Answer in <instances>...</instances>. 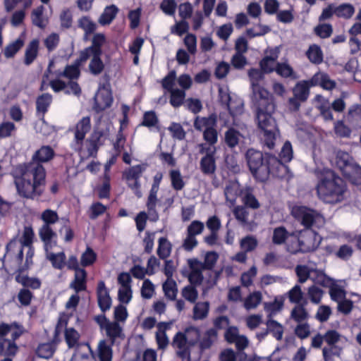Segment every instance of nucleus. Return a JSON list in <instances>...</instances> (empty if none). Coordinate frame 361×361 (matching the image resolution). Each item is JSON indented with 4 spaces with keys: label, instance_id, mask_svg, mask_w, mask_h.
Here are the masks:
<instances>
[{
    "label": "nucleus",
    "instance_id": "nucleus-1",
    "mask_svg": "<svg viewBox=\"0 0 361 361\" xmlns=\"http://www.w3.org/2000/svg\"><path fill=\"white\" fill-rule=\"evenodd\" d=\"M54 154L52 147L42 146L32 155L31 162L16 168L13 172L14 183L21 197L34 199L42 194L46 171L41 163L51 161Z\"/></svg>",
    "mask_w": 361,
    "mask_h": 361
},
{
    "label": "nucleus",
    "instance_id": "nucleus-2",
    "mask_svg": "<svg viewBox=\"0 0 361 361\" xmlns=\"http://www.w3.org/2000/svg\"><path fill=\"white\" fill-rule=\"evenodd\" d=\"M320 200L326 204H336L347 197V187L341 178L330 169H324L316 185Z\"/></svg>",
    "mask_w": 361,
    "mask_h": 361
},
{
    "label": "nucleus",
    "instance_id": "nucleus-3",
    "mask_svg": "<svg viewBox=\"0 0 361 361\" xmlns=\"http://www.w3.org/2000/svg\"><path fill=\"white\" fill-rule=\"evenodd\" d=\"M274 110L258 108L257 111V121L264 144L271 149L275 145V141L279 135V129L276 121L271 116Z\"/></svg>",
    "mask_w": 361,
    "mask_h": 361
},
{
    "label": "nucleus",
    "instance_id": "nucleus-4",
    "mask_svg": "<svg viewBox=\"0 0 361 361\" xmlns=\"http://www.w3.org/2000/svg\"><path fill=\"white\" fill-rule=\"evenodd\" d=\"M245 158L250 170L256 179L259 181H264L269 173L273 171L272 164H269V156L267 157V164L264 163V158L260 151L249 149Z\"/></svg>",
    "mask_w": 361,
    "mask_h": 361
},
{
    "label": "nucleus",
    "instance_id": "nucleus-5",
    "mask_svg": "<svg viewBox=\"0 0 361 361\" xmlns=\"http://www.w3.org/2000/svg\"><path fill=\"white\" fill-rule=\"evenodd\" d=\"M291 214L306 228H321L325 224V219L319 212L306 206H293Z\"/></svg>",
    "mask_w": 361,
    "mask_h": 361
},
{
    "label": "nucleus",
    "instance_id": "nucleus-6",
    "mask_svg": "<svg viewBox=\"0 0 361 361\" xmlns=\"http://www.w3.org/2000/svg\"><path fill=\"white\" fill-rule=\"evenodd\" d=\"M111 124L107 123L104 128L102 123L98 124L94 129L90 137L85 141L84 150L81 156L93 157L99 148L103 145L109 135Z\"/></svg>",
    "mask_w": 361,
    "mask_h": 361
},
{
    "label": "nucleus",
    "instance_id": "nucleus-7",
    "mask_svg": "<svg viewBox=\"0 0 361 361\" xmlns=\"http://www.w3.org/2000/svg\"><path fill=\"white\" fill-rule=\"evenodd\" d=\"M41 219L43 224L39 228V235L43 243H46L47 247L54 245V239L57 235L51 228V225L59 221V216L56 212L47 209L41 214Z\"/></svg>",
    "mask_w": 361,
    "mask_h": 361
},
{
    "label": "nucleus",
    "instance_id": "nucleus-8",
    "mask_svg": "<svg viewBox=\"0 0 361 361\" xmlns=\"http://www.w3.org/2000/svg\"><path fill=\"white\" fill-rule=\"evenodd\" d=\"M92 128L91 119L90 116H84L80 119L74 127L70 129L73 133V140L72 147L80 154L84 150L85 138L86 135L90 131Z\"/></svg>",
    "mask_w": 361,
    "mask_h": 361
},
{
    "label": "nucleus",
    "instance_id": "nucleus-9",
    "mask_svg": "<svg viewBox=\"0 0 361 361\" xmlns=\"http://www.w3.org/2000/svg\"><path fill=\"white\" fill-rule=\"evenodd\" d=\"M199 152L204 154L200 163L202 172L206 175H212L216 171V147L205 144L198 145Z\"/></svg>",
    "mask_w": 361,
    "mask_h": 361
},
{
    "label": "nucleus",
    "instance_id": "nucleus-10",
    "mask_svg": "<svg viewBox=\"0 0 361 361\" xmlns=\"http://www.w3.org/2000/svg\"><path fill=\"white\" fill-rule=\"evenodd\" d=\"M224 126L228 127L224 133V142L229 148L233 149L243 141L244 136L242 130L245 126L240 123L239 120H234L231 123L225 121Z\"/></svg>",
    "mask_w": 361,
    "mask_h": 361
},
{
    "label": "nucleus",
    "instance_id": "nucleus-11",
    "mask_svg": "<svg viewBox=\"0 0 361 361\" xmlns=\"http://www.w3.org/2000/svg\"><path fill=\"white\" fill-rule=\"evenodd\" d=\"M95 322L99 326L101 330L104 331L107 337L109 338L111 345H114L118 338L123 336V329L116 322L109 321L104 314L94 317Z\"/></svg>",
    "mask_w": 361,
    "mask_h": 361
},
{
    "label": "nucleus",
    "instance_id": "nucleus-12",
    "mask_svg": "<svg viewBox=\"0 0 361 361\" xmlns=\"http://www.w3.org/2000/svg\"><path fill=\"white\" fill-rule=\"evenodd\" d=\"M145 170V166L144 165L139 164L128 169L123 173V178L127 180L128 186L133 190L135 195L139 198L142 197L139 178Z\"/></svg>",
    "mask_w": 361,
    "mask_h": 361
},
{
    "label": "nucleus",
    "instance_id": "nucleus-13",
    "mask_svg": "<svg viewBox=\"0 0 361 361\" xmlns=\"http://www.w3.org/2000/svg\"><path fill=\"white\" fill-rule=\"evenodd\" d=\"M300 239L301 252H307L314 250L321 243V237L312 229L306 228L299 232Z\"/></svg>",
    "mask_w": 361,
    "mask_h": 361
},
{
    "label": "nucleus",
    "instance_id": "nucleus-14",
    "mask_svg": "<svg viewBox=\"0 0 361 361\" xmlns=\"http://www.w3.org/2000/svg\"><path fill=\"white\" fill-rule=\"evenodd\" d=\"M252 89L253 99L257 106V109L262 107L263 109H268L269 111L274 109L270 94L267 90L260 85L253 87Z\"/></svg>",
    "mask_w": 361,
    "mask_h": 361
},
{
    "label": "nucleus",
    "instance_id": "nucleus-15",
    "mask_svg": "<svg viewBox=\"0 0 361 361\" xmlns=\"http://www.w3.org/2000/svg\"><path fill=\"white\" fill-rule=\"evenodd\" d=\"M113 97L111 90L104 86L100 87L94 96V108L97 111H102L111 106Z\"/></svg>",
    "mask_w": 361,
    "mask_h": 361
},
{
    "label": "nucleus",
    "instance_id": "nucleus-16",
    "mask_svg": "<svg viewBox=\"0 0 361 361\" xmlns=\"http://www.w3.org/2000/svg\"><path fill=\"white\" fill-rule=\"evenodd\" d=\"M57 246V238L54 239V245H50L47 247L46 243H44V247L46 252L47 259L51 262L54 268L62 269L66 265V257L63 252L54 253L53 250Z\"/></svg>",
    "mask_w": 361,
    "mask_h": 361
},
{
    "label": "nucleus",
    "instance_id": "nucleus-17",
    "mask_svg": "<svg viewBox=\"0 0 361 361\" xmlns=\"http://www.w3.org/2000/svg\"><path fill=\"white\" fill-rule=\"evenodd\" d=\"M279 48L274 47L266 50L265 56L259 63L260 68L264 73H268L276 71V60L279 55Z\"/></svg>",
    "mask_w": 361,
    "mask_h": 361
},
{
    "label": "nucleus",
    "instance_id": "nucleus-18",
    "mask_svg": "<svg viewBox=\"0 0 361 361\" xmlns=\"http://www.w3.org/2000/svg\"><path fill=\"white\" fill-rule=\"evenodd\" d=\"M105 42V36L98 33L94 35L92 46L85 49L80 54V61H86L91 54H102V47Z\"/></svg>",
    "mask_w": 361,
    "mask_h": 361
},
{
    "label": "nucleus",
    "instance_id": "nucleus-19",
    "mask_svg": "<svg viewBox=\"0 0 361 361\" xmlns=\"http://www.w3.org/2000/svg\"><path fill=\"white\" fill-rule=\"evenodd\" d=\"M293 159V149L290 142L287 141L284 143L280 154L279 159L273 156H269V164H272L274 168L276 165L277 168L284 167L283 163L289 162Z\"/></svg>",
    "mask_w": 361,
    "mask_h": 361
},
{
    "label": "nucleus",
    "instance_id": "nucleus-20",
    "mask_svg": "<svg viewBox=\"0 0 361 361\" xmlns=\"http://www.w3.org/2000/svg\"><path fill=\"white\" fill-rule=\"evenodd\" d=\"M97 302L101 310L104 312L109 310L112 300L109 295L108 288L103 281H99L97 287Z\"/></svg>",
    "mask_w": 361,
    "mask_h": 361
},
{
    "label": "nucleus",
    "instance_id": "nucleus-21",
    "mask_svg": "<svg viewBox=\"0 0 361 361\" xmlns=\"http://www.w3.org/2000/svg\"><path fill=\"white\" fill-rule=\"evenodd\" d=\"M172 345L176 350L178 355L180 357L185 358L189 356V350L192 345L188 342L187 338L182 334V332H178L174 336Z\"/></svg>",
    "mask_w": 361,
    "mask_h": 361
},
{
    "label": "nucleus",
    "instance_id": "nucleus-22",
    "mask_svg": "<svg viewBox=\"0 0 361 361\" xmlns=\"http://www.w3.org/2000/svg\"><path fill=\"white\" fill-rule=\"evenodd\" d=\"M190 269L189 281L192 284H200L203 280L202 271L204 269V264L196 259L188 261Z\"/></svg>",
    "mask_w": 361,
    "mask_h": 361
},
{
    "label": "nucleus",
    "instance_id": "nucleus-23",
    "mask_svg": "<svg viewBox=\"0 0 361 361\" xmlns=\"http://www.w3.org/2000/svg\"><path fill=\"white\" fill-rule=\"evenodd\" d=\"M355 164H356L355 161L348 153L343 151L336 152V164L343 175L348 173L350 167Z\"/></svg>",
    "mask_w": 361,
    "mask_h": 361
},
{
    "label": "nucleus",
    "instance_id": "nucleus-24",
    "mask_svg": "<svg viewBox=\"0 0 361 361\" xmlns=\"http://www.w3.org/2000/svg\"><path fill=\"white\" fill-rule=\"evenodd\" d=\"M312 85L321 86L323 89L331 90L336 86V82L332 80L328 74L323 72L315 73L310 79Z\"/></svg>",
    "mask_w": 361,
    "mask_h": 361
},
{
    "label": "nucleus",
    "instance_id": "nucleus-25",
    "mask_svg": "<svg viewBox=\"0 0 361 361\" xmlns=\"http://www.w3.org/2000/svg\"><path fill=\"white\" fill-rule=\"evenodd\" d=\"M241 192L240 184L237 181H231L226 185L224 190V194L226 202L230 207H232L235 204L236 199Z\"/></svg>",
    "mask_w": 361,
    "mask_h": 361
},
{
    "label": "nucleus",
    "instance_id": "nucleus-26",
    "mask_svg": "<svg viewBox=\"0 0 361 361\" xmlns=\"http://www.w3.org/2000/svg\"><path fill=\"white\" fill-rule=\"evenodd\" d=\"M314 87L308 80H301L296 83L293 88V93L300 102H305L310 95V88Z\"/></svg>",
    "mask_w": 361,
    "mask_h": 361
},
{
    "label": "nucleus",
    "instance_id": "nucleus-27",
    "mask_svg": "<svg viewBox=\"0 0 361 361\" xmlns=\"http://www.w3.org/2000/svg\"><path fill=\"white\" fill-rule=\"evenodd\" d=\"M158 191L159 190L157 189L151 188L146 203L149 219L153 221H156L159 219L158 214L156 211V206L158 202Z\"/></svg>",
    "mask_w": 361,
    "mask_h": 361
},
{
    "label": "nucleus",
    "instance_id": "nucleus-28",
    "mask_svg": "<svg viewBox=\"0 0 361 361\" xmlns=\"http://www.w3.org/2000/svg\"><path fill=\"white\" fill-rule=\"evenodd\" d=\"M70 288L76 293L85 290L87 288V272L83 269H77L75 271L73 281L70 283Z\"/></svg>",
    "mask_w": 361,
    "mask_h": 361
},
{
    "label": "nucleus",
    "instance_id": "nucleus-29",
    "mask_svg": "<svg viewBox=\"0 0 361 361\" xmlns=\"http://www.w3.org/2000/svg\"><path fill=\"white\" fill-rule=\"evenodd\" d=\"M111 343L109 344L106 340H101L98 345L96 356L99 361H111L113 357Z\"/></svg>",
    "mask_w": 361,
    "mask_h": 361
},
{
    "label": "nucleus",
    "instance_id": "nucleus-30",
    "mask_svg": "<svg viewBox=\"0 0 361 361\" xmlns=\"http://www.w3.org/2000/svg\"><path fill=\"white\" fill-rule=\"evenodd\" d=\"M25 41V33L23 32L14 41L8 44L4 50L6 58H12L23 47Z\"/></svg>",
    "mask_w": 361,
    "mask_h": 361
},
{
    "label": "nucleus",
    "instance_id": "nucleus-31",
    "mask_svg": "<svg viewBox=\"0 0 361 361\" xmlns=\"http://www.w3.org/2000/svg\"><path fill=\"white\" fill-rule=\"evenodd\" d=\"M54 66V61H51L49 63L47 73H45L42 82V89H45L47 86L50 85L54 91L59 92L62 90H66V83L61 80H52L47 83V80L48 78V74L51 73L52 71V68Z\"/></svg>",
    "mask_w": 361,
    "mask_h": 361
},
{
    "label": "nucleus",
    "instance_id": "nucleus-32",
    "mask_svg": "<svg viewBox=\"0 0 361 361\" xmlns=\"http://www.w3.org/2000/svg\"><path fill=\"white\" fill-rule=\"evenodd\" d=\"M39 41L32 39L27 46L25 51L24 63L27 66L32 64L36 59L39 51Z\"/></svg>",
    "mask_w": 361,
    "mask_h": 361
},
{
    "label": "nucleus",
    "instance_id": "nucleus-33",
    "mask_svg": "<svg viewBox=\"0 0 361 361\" xmlns=\"http://www.w3.org/2000/svg\"><path fill=\"white\" fill-rule=\"evenodd\" d=\"M230 115L234 120H238L237 117L243 113L244 104L241 99L239 98L236 94H233V99L226 105Z\"/></svg>",
    "mask_w": 361,
    "mask_h": 361
},
{
    "label": "nucleus",
    "instance_id": "nucleus-34",
    "mask_svg": "<svg viewBox=\"0 0 361 361\" xmlns=\"http://www.w3.org/2000/svg\"><path fill=\"white\" fill-rule=\"evenodd\" d=\"M157 331L156 333V341L159 349H164L169 344V338L166 334V330L169 328V324L165 322H160L157 324Z\"/></svg>",
    "mask_w": 361,
    "mask_h": 361
},
{
    "label": "nucleus",
    "instance_id": "nucleus-35",
    "mask_svg": "<svg viewBox=\"0 0 361 361\" xmlns=\"http://www.w3.org/2000/svg\"><path fill=\"white\" fill-rule=\"evenodd\" d=\"M216 124V119L214 116H209L208 117L197 116L194 121V127L197 130L204 131L212 127H215Z\"/></svg>",
    "mask_w": 361,
    "mask_h": 361
},
{
    "label": "nucleus",
    "instance_id": "nucleus-36",
    "mask_svg": "<svg viewBox=\"0 0 361 361\" xmlns=\"http://www.w3.org/2000/svg\"><path fill=\"white\" fill-rule=\"evenodd\" d=\"M209 303L208 302H196L192 310V319L194 320H203L208 316Z\"/></svg>",
    "mask_w": 361,
    "mask_h": 361
},
{
    "label": "nucleus",
    "instance_id": "nucleus-37",
    "mask_svg": "<svg viewBox=\"0 0 361 361\" xmlns=\"http://www.w3.org/2000/svg\"><path fill=\"white\" fill-rule=\"evenodd\" d=\"M217 340V331L215 329L206 331L200 340V347L202 350L209 348Z\"/></svg>",
    "mask_w": 361,
    "mask_h": 361
},
{
    "label": "nucleus",
    "instance_id": "nucleus-38",
    "mask_svg": "<svg viewBox=\"0 0 361 361\" xmlns=\"http://www.w3.org/2000/svg\"><path fill=\"white\" fill-rule=\"evenodd\" d=\"M102 54H91L89 58H91L89 70L90 72L94 75L102 73L104 68V64L101 59Z\"/></svg>",
    "mask_w": 361,
    "mask_h": 361
},
{
    "label": "nucleus",
    "instance_id": "nucleus-39",
    "mask_svg": "<svg viewBox=\"0 0 361 361\" xmlns=\"http://www.w3.org/2000/svg\"><path fill=\"white\" fill-rule=\"evenodd\" d=\"M347 121L354 127L361 128V106L355 105L350 109Z\"/></svg>",
    "mask_w": 361,
    "mask_h": 361
},
{
    "label": "nucleus",
    "instance_id": "nucleus-40",
    "mask_svg": "<svg viewBox=\"0 0 361 361\" xmlns=\"http://www.w3.org/2000/svg\"><path fill=\"white\" fill-rule=\"evenodd\" d=\"M287 250L293 254L301 252L300 233H291L286 241Z\"/></svg>",
    "mask_w": 361,
    "mask_h": 361
},
{
    "label": "nucleus",
    "instance_id": "nucleus-41",
    "mask_svg": "<svg viewBox=\"0 0 361 361\" xmlns=\"http://www.w3.org/2000/svg\"><path fill=\"white\" fill-rule=\"evenodd\" d=\"M16 280L23 286L30 287L33 289L39 288L41 285V282L38 279L30 278L23 272H19L16 276Z\"/></svg>",
    "mask_w": 361,
    "mask_h": 361
},
{
    "label": "nucleus",
    "instance_id": "nucleus-42",
    "mask_svg": "<svg viewBox=\"0 0 361 361\" xmlns=\"http://www.w3.org/2000/svg\"><path fill=\"white\" fill-rule=\"evenodd\" d=\"M328 287L329 288L330 296L333 300L338 302L345 298L344 288L334 280Z\"/></svg>",
    "mask_w": 361,
    "mask_h": 361
},
{
    "label": "nucleus",
    "instance_id": "nucleus-43",
    "mask_svg": "<svg viewBox=\"0 0 361 361\" xmlns=\"http://www.w3.org/2000/svg\"><path fill=\"white\" fill-rule=\"evenodd\" d=\"M80 337L79 333L73 328L66 329L65 340L69 348L79 346Z\"/></svg>",
    "mask_w": 361,
    "mask_h": 361
},
{
    "label": "nucleus",
    "instance_id": "nucleus-44",
    "mask_svg": "<svg viewBox=\"0 0 361 361\" xmlns=\"http://www.w3.org/2000/svg\"><path fill=\"white\" fill-rule=\"evenodd\" d=\"M18 350L15 342L3 338H0V355H14Z\"/></svg>",
    "mask_w": 361,
    "mask_h": 361
},
{
    "label": "nucleus",
    "instance_id": "nucleus-45",
    "mask_svg": "<svg viewBox=\"0 0 361 361\" xmlns=\"http://www.w3.org/2000/svg\"><path fill=\"white\" fill-rule=\"evenodd\" d=\"M306 55L309 60L315 64H319L323 61V53L320 47L316 44L310 46L306 52Z\"/></svg>",
    "mask_w": 361,
    "mask_h": 361
},
{
    "label": "nucleus",
    "instance_id": "nucleus-46",
    "mask_svg": "<svg viewBox=\"0 0 361 361\" xmlns=\"http://www.w3.org/2000/svg\"><path fill=\"white\" fill-rule=\"evenodd\" d=\"M172 250L171 243L166 238H160L157 248V255L161 259H166L171 255Z\"/></svg>",
    "mask_w": 361,
    "mask_h": 361
},
{
    "label": "nucleus",
    "instance_id": "nucleus-47",
    "mask_svg": "<svg viewBox=\"0 0 361 361\" xmlns=\"http://www.w3.org/2000/svg\"><path fill=\"white\" fill-rule=\"evenodd\" d=\"M343 339L346 340L345 337L335 329H329L324 334V342L330 346L335 345Z\"/></svg>",
    "mask_w": 361,
    "mask_h": 361
},
{
    "label": "nucleus",
    "instance_id": "nucleus-48",
    "mask_svg": "<svg viewBox=\"0 0 361 361\" xmlns=\"http://www.w3.org/2000/svg\"><path fill=\"white\" fill-rule=\"evenodd\" d=\"M268 331L271 333L274 337L277 340H281L283 337V326L275 320L269 319L266 322Z\"/></svg>",
    "mask_w": 361,
    "mask_h": 361
},
{
    "label": "nucleus",
    "instance_id": "nucleus-49",
    "mask_svg": "<svg viewBox=\"0 0 361 361\" xmlns=\"http://www.w3.org/2000/svg\"><path fill=\"white\" fill-rule=\"evenodd\" d=\"M262 299V293L259 291H255L245 298L244 307L247 310L255 309L260 304Z\"/></svg>",
    "mask_w": 361,
    "mask_h": 361
},
{
    "label": "nucleus",
    "instance_id": "nucleus-50",
    "mask_svg": "<svg viewBox=\"0 0 361 361\" xmlns=\"http://www.w3.org/2000/svg\"><path fill=\"white\" fill-rule=\"evenodd\" d=\"M117 12L118 8L116 6H107L99 19V23L102 25L109 24L116 17Z\"/></svg>",
    "mask_w": 361,
    "mask_h": 361
},
{
    "label": "nucleus",
    "instance_id": "nucleus-51",
    "mask_svg": "<svg viewBox=\"0 0 361 361\" xmlns=\"http://www.w3.org/2000/svg\"><path fill=\"white\" fill-rule=\"evenodd\" d=\"M169 92L171 94L170 104L176 108L181 106L185 98V92L183 90L174 88Z\"/></svg>",
    "mask_w": 361,
    "mask_h": 361
},
{
    "label": "nucleus",
    "instance_id": "nucleus-52",
    "mask_svg": "<svg viewBox=\"0 0 361 361\" xmlns=\"http://www.w3.org/2000/svg\"><path fill=\"white\" fill-rule=\"evenodd\" d=\"M165 295L170 300H174L177 295V284L173 279H167L163 284Z\"/></svg>",
    "mask_w": 361,
    "mask_h": 361
},
{
    "label": "nucleus",
    "instance_id": "nucleus-53",
    "mask_svg": "<svg viewBox=\"0 0 361 361\" xmlns=\"http://www.w3.org/2000/svg\"><path fill=\"white\" fill-rule=\"evenodd\" d=\"M35 233L31 226H25L20 237V243L21 247H30L33 243Z\"/></svg>",
    "mask_w": 361,
    "mask_h": 361
},
{
    "label": "nucleus",
    "instance_id": "nucleus-54",
    "mask_svg": "<svg viewBox=\"0 0 361 361\" xmlns=\"http://www.w3.org/2000/svg\"><path fill=\"white\" fill-rule=\"evenodd\" d=\"M85 61H80V58L75 61L73 65L68 66L63 73H59V75L65 76L69 79L77 78L80 75L79 66L82 63Z\"/></svg>",
    "mask_w": 361,
    "mask_h": 361
},
{
    "label": "nucleus",
    "instance_id": "nucleus-55",
    "mask_svg": "<svg viewBox=\"0 0 361 361\" xmlns=\"http://www.w3.org/2000/svg\"><path fill=\"white\" fill-rule=\"evenodd\" d=\"M348 173H345L343 176L349 179L352 183L355 185L361 184V167L357 164L353 165Z\"/></svg>",
    "mask_w": 361,
    "mask_h": 361
},
{
    "label": "nucleus",
    "instance_id": "nucleus-56",
    "mask_svg": "<svg viewBox=\"0 0 361 361\" xmlns=\"http://www.w3.org/2000/svg\"><path fill=\"white\" fill-rule=\"evenodd\" d=\"M97 259V254L90 247H87L85 251L81 255L80 264L82 267H89L92 265Z\"/></svg>",
    "mask_w": 361,
    "mask_h": 361
},
{
    "label": "nucleus",
    "instance_id": "nucleus-57",
    "mask_svg": "<svg viewBox=\"0 0 361 361\" xmlns=\"http://www.w3.org/2000/svg\"><path fill=\"white\" fill-rule=\"evenodd\" d=\"M355 13V8L350 4H343L336 6V15L340 18H350Z\"/></svg>",
    "mask_w": 361,
    "mask_h": 361
},
{
    "label": "nucleus",
    "instance_id": "nucleus-58",
    "mask_svg": "<svg viewBox=\"0 0 361 361\" xmlns=\"http://www.w3.org/2000/svg\"><path fill=\"white\" fill-rule=\"evenodd\" d=\"M291 318L298 324L305 323L308 318V313L302 306H295L291 311Z\"/></svg>",
    "mask_w": 361,
    "mask_h": 361
},
{
    "label": "nucleus",
    "instance_id": "nucleus-59",
    "mask_svg": "<svg viewBox=\"0 0 361 361\" xmlns=\"http://www.w3.org/2000/svg\"><path fill=\"white\" fill-rule=\"evenodd\" d=\"M52 97L49 94H43L37 99V110L44 114L51 103Z\"/></svg>",
    "mask_w": 361,
    "mask_h": 361
},
{
    "label": "nucleus",
    "instance_id": "nucleus-60",
    "mask_svg": "<svg viewBox=\"0 0 361 361\" xmlns=\"http://www.w3.org/2000/svg\"><path fill=\"white\" fill-rule=\"evenodd\" d=\"M44 6H40L34 9L32 12V20L35 25L39 27H44L47 25V20L42 17Z\"/></svg>",
    "mask_w": 361,
    "mask_h": 361
},
{
    "label": "nucleus",
    "instance_id": "nucleus-61",
    "mask_svg": "<svg viewBox=\"0 0 361 361\" xmlns=\"http://www.w3.org/2000/svg\"><path fill=\"white\" fill-rule=\"evenodd\" d=\"M182 334L187 338L188 342L190 343L192 346L195 345L200 338V331L197 328L194 326H190L186 328Z\"/></svg>",
    "mask_w": 361,
    "mask_h": 361
},
{
    "label": "nucleus",
    "instance_id": "nucleus-62",
    "mask_svg": "<svg viewBox=\"0 0 361 361\" xmlns=\"http://www.w3.org/2000/svg\"><path fill=\"white\" fill-rule=\"evenodd\" d=\"M312 272H314V274L312 276L311 280L315 283L328 287L333 281L331 279L326 276L322 271L313 269Z\"/></svg>",
    "mask_w": 361,
    "mask_h": 361
},
{
    "label": "nucleus",
    "instance_id": "nucleus-63",
    "mask_svg": "<svg viewBox=\"0 0 361 361\" xmlns=\"http://www.w3.org/2000/svg\"><path fill=\"white\" fill-rule=\"evenodd\" d=\"M170 178L172 187L176 190H180L183 188L185 183L183 177L178 170H172L170 172Z\"/></svg>",
    "mask_w": 361,
    "mask_h": 361
},
{
    "label": "nucleus",
    "instance_id": "nucleus-64",
    "mask_svg": "<svg viewBox=\"0 0 361 361\" xmlns=\"http://www.w3.org/2000/svg\"><path fill=\"white\" fill-rule=\"evenodd\" d=\"M203 138L206 141V145L215 147V144L218 141V133L215 127H212L203 132Z\"/></svg>",
    "mask_w": 361,
    "mask_h": 361
}]
</instances>
